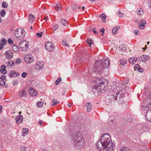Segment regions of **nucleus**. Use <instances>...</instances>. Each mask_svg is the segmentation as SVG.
<instances>
[{
	"instance_id": "obj_1",
	"label": "nucleus",
	"mask_w": 151,
	"mask_h": 151,
	"mask_svg": "<svg viewBox=\"0 0 151 151\" xmlns=\"http://www.w3.org/2000/svg\"><path fill=\"white\" fill-rule=\"evenodd\" d=\"M97 148L100 151H112L114 145L108 134H104L96 143Z\"/></svg>"
},
{
	"instance_id": "obj_2",
	"label": "nucleus",
	"mask_w": 151,
	"mask_h": 151,
	"mask_svg": "<svg viewBox=\"0 0 151 151\" xmlns=\"http://www.w3.org/2000/svg\"><path fill=\"white\" fill-rule=\"evenodd\" d=\"M70 135L71 142L74 147L79 150L84 149L85 141L81 132L76 129H74L70 132Z\"/></svg>"
},
{
	"instance_id": "obj_3",
	"label": "nucleus",
	"mask_w": 151,
	"mask_h": 151,
	"mask_svg": "<svg viewBox=\"0 0 151 151\" xmlns=\"http://www.w3.org/2000/svg\"><path fill=\"white\" fill-rule=\"evenodd\" d=\"M94 81L95 84L93 89V92L99 93L104 92L105 86L108 82L107 80L104 78H97L94 79Z\"/></svg>"
},
{
	"instance_id": "obj_4",
	"label": "nucleus",
	"mask_w": 151,
	"mask_h": 151,
	"mask_svg": "<svg viewBox=\"0 0 151 151\" xmlns=\"http://www.w3.org/2000/svg\"><path fill=\"white\" fill-rule=\"evenodd\" d=\"M110 64L109 60L108 59H104L101 63L99 61L95 62L94 67L93 69L95 70L94 72L98 73L99 75H101L104 69L107 68Z\"/></svg>"
},
{
	"instance_id": "obj_5",
	"label": "nucleus",
	"mask_w": 151,
	"mask_h": 151,
	"mask_svg": "<svg viewBox=\"0 0 151 151\" xmlns=\"http://www.w3.org/2000/svg\"><path fill=\"white\" fill-rule=\"evenodd\" d=\"M25 32L22 28H18L15 31L16 37L18 39L20 40L23 39L25 36Z\"/></svg>"
},
{
	"instance_id": "obj_6",
	"label": "nucleus",
	"mask_w": 151,
	"mask_h": 151,
	"mask_svg": "<svg viewBox=\"0 0 151 151\" xmlns=\"http://www.w3.org/2000/svg\"><path fill=\"white\" fill-rule=\"evenodd\" d=\"M144 105H143L142 104L141 106H142L144 108L145 107L147 108L151 107V94L149 95L148 97L144 100Z\"/></svg>"
},
{
	"instance_id": "obj_7",
	"label": "nucleus",
	"mask_w": 151,
	"mask_h": 151,
	"mask_svg": "<svg viewBox=\"0 0 151 151\" xmlns=\"http://www.w3.org/2000/svg\"><path fill=\"white\" fill-rule=\"evenodd\" d=\"M28 43L25 40L21 41L19 43L20 47L23 51L26 50L29 47Z\"/></svg>"
},
{
	"instance_id": "obj_8",
	"label": "nucleus",
	"mask_w": 151,
	"mask_h": 151,
	"mask_svg": "<svg viewBox=\"0 0 151 151\" xmlns=\"http://www.w3.org/2000/svg\"><path fill=\"white\" fill-rule=\"evenodd\" d=\"M45 48L49 51H52L54 49V46L53 43L50 42H47L45 43Z\"/></svg>"
},
{
	"instance_id": "obj_9",
	"label": "nucleus",
	"mask_w": 151,
	"mask_h": 151,
	"mask_svg": "<svg viewBox=\"0 0 151 151\" xmlns=\"http://www.w3.org/2000/svg\"><path fill=\"white\" fill-rule=\"evenodd\" d=\"M24 60L27 63H30L34 60L33 57L31 55L27 54L24 57Z\"/></svg>"
},
{
	"instance_id": "obj_10",
	"label": "nucleus",
	"mask_w": 151,
	"mask_h": 151,
	"mask_svg": "<svg viewBox=\"0 0 151 151\" xmlns=\"http://www.w3.org/2000/svg\"><path fill=\"white\" fill-rule=\"evenodd\" d=\"M43 68L44 64L43 62L42 61L38 62L35 67V68L38 70L42 69Z\"/></svg>"
},
{
	"instance_id": "obj_11",
	"label": "nucleus",
	"mask_w": 151,
	"mask_h": 151,
	"mask_svg": "<svg viewBox=\"0 0 151 151\" xmlns=\"http://www.w3.org/2000/svg\"><path fill=\"white\" fill-rule=\"evenodd\" d=\"M6 57V59H10L13 57V53L10 50H9L5 52Z\"/></svg>"
},
{
	"instance_id": "obj_12",
	"label": "nucleus",
	"mask_w": 151,
	"mask_h": 151,
	"mask_svg": "<svg viewBox=\"0 0 151 151\" xmlns=\"http://www.w3.org/2000/svg\"><path fill=\"white\" fill-rule=\"evenodd\" d=\"M17 124H20L22 121L23 117L21 115H19L16 117L15 119Z\"/></svg>"
},
{
	"instance_id": "obj_13",
	"label": "nucleus",
	"mask_w": 151,
	"mask_h": 151,
	"mask_svg": "<svg viewBox=\"0 0 151 151\" xmlns=\"http://www.w3.org/2000/svg\"><path fill=\"white\" fill-rule=\"evenodd\" d=\"M28 91L31 96H35L37 94V92L32 88H29L28 90Z\"/></svg>"
},
{
	"instance_id": "obj_14",
	"label": "nucleus",
	"mask_w": 151,
	"mask_h": 151,
	"mask_svg": "<svg viewBox=\"0 0 151 151\" xmlns=\"http://www.w3.org/2000/svg\"><path fill=\"white\" fill-rule=\"evenodd\" d=\"M150 57L148 55H142L139 57V58L142 62H144L147 60Z\"/></svg>"
},
{
	"instance_id": "obj_15",
	"label": "nucleus",
	"mask_w": 151,
	"mask_h": 151,
	"mask_svg": "<svg viewBox=\"0 0 151 151\" xmlns=\"http://www.w3.org/2000/svg\"><path fill=\"white\" fill-rule=\"evenodd\" d=\"M19 74L17 72H16L15 71L12 70L10 72V74L9 75V76L10 78L12 77H16L19 76Z\"/></svg>"
},
{
	"instance_id": "obj_16",
	"label": "nucleus",
	"mask_w": 151,
	"mask_h": 151,
	"mask_svg": "<svg viewBox=\"0 0 151 151\" xmlns=\"http://www.w3.org/2000/svg\"><path fill=\"white\" fill-rule=\"evenodd\" d=\"M145 116L147 120L151 122V110L147 111L146 113Z\"/></svg>"
},
{
	"instance_id": "obj_17",
	"label": "nucleus",
	"mask_w": 151,
	"mask_h": 151,
	"mask_svg": "<svg viewBox=\"0 0 151 151\" xmlns=\"http://www.w3.org/2000/svg\"><path fill=\"white\" fill-rule=\"evenodd\" d=\"M137 60V58L136 57H133L129 58V61L131 64H134L136 63Z\"/></svg>"
},
{
	"instance_id": "obj_18",
	"label": "nucleus",
	"mask_w": 151,
	"mask_h": 151,
	"mask_svg": "<svg viewBox=\"0 0 151 151\" xmlns=\"http://www.w3.org/2000/svg\"><path fill=\"white\" fill-rule=\"evenodd\" d=\"M26 95L27 93L24 89H23L19 92V96L21 97L26 96Z\"/></svg>"
},
{
	"instance_id": "obj_19",
	"label": "nucleus",
	"mask_w": 151,
	"mask_h": 151,
	"mask_svg": "<svg viewBox=\"0 0 151 151\" xmlns=\"http://www.w3.org/2000/svg\"><path fill=\"white\" fill-rule=\"evenodd\" d=\"M6 66L5 65H3L0 68L1 72L3 74H5L6 73L7 71L6 70Z\"/></svg>"
},
{
	"instance_id": "obj_20",
	"label": "nucleus",
	"mask_w": 151,
	"mask_h": 151,
	"mask_svg": "<svg viewBox=\"0 0 151 151\" xmlns=\"http://www.w3.org/2000/svg\"><path fill=\"white\" fill-rule=\"evenodd\" d=\"M85 106L87 107V111L88 112H89L91 111V107L92 106V104L88 102L86 103Z\"/></svg>"
},
{
	"instance_id": "obj_21",
	"label": "nucleus",
	"mask_w": 151,
	"mask_h": 151,
	"mask_svg": "<svg viewBox=\"0 0 151 151\" xmlns=\"http://www.w3.org/2000/svg\"><path fill=\"white\" fill-rule=\"evenodd\" d=\"M6 64L7 66L10 67L13 66L14 65V62L12 61H8L6 63Z\"/></svg>"
},
{
	"instance_id": "obj_22",
	"label": "nucleus",
	"mask_w": 151,
	"mask_h": 151,
	"mask_svg": "<svg viewBox=\"0 0 151 151\" xmlns=\"http://www.w3.org/2000/svg\"><path fill=\"white\" fill-rule=\"evenodd\" d=\"M55 9L58 12L60 11L61 10V7L60 6V4L59 3L57 4L55 6Z\"/></svg>"
},
{
	"instance_id": "obj_23",
	"label": "nucleus",
	"mask_w": 151,
	"mask_h": 151,
	"mask_svg": "<svg viewBox=\"0 0 151 151\" xmlns=\"http://www.w3.org/2000/svg\"><path fill=\"white\" fill-rule=\"evenodd\" d=\"M44 102L42 101H40L38 102L37 103V106L38 107H42Z\"/></svg>"
},
{
	"instance_id": "obj_24",
	"label": "nucleus",
	"mask_w": 151,
	"mask_h": 151,
	"mask_svg": "<svg viewBox=\"0 0 151 151\" xmlns=\"http://www.w3.org/2000/svg\"><path fill=\"white\" fill-rule=\"evenodd\" d=\"M119 28V27H116L114 28L112 30V33L114 35H116L118 31V29Z\"/></svg>"
},
{
	"instance_id": "obj_25",
	"label": "nucleus",
	"mask_w": 151,
	"mask_h": 151,
	"mask_svg": "<svg viewBox=\"0 0 151 151\" xmlns=\"http://www.w3.org/2000/svg\"><path fill=\"white\" fill-rule=\"evenodd\" d=\"M52 102H53V103L52 104L53 106H54L55 105H56L58 104L59 102V101H57L56 99H53L52 100Z\"/></svg>"
},
{
	"instance_id": "obj_26",
	"label": "nucleus",
	"mask_w": 151,
	"mask_h": 151,
	"mask_svg": "<svg viewBox=\"0 0 151 151\" xmlns=\"http://www.w3.org/2000/svg\"><path fill=\"white\" fill-rule=\"evenodd\" d=\"M61 23L62 24L65 26H66L68 24L67 22L66 21L65 19H62L61 20Z\"/></svg>"
},
{
	"instance_id": "obj_27",
	"label": "nucleus",
	"mask_w": 151,
	"mask_h": 151,
	"mask_svg": "<svg viewBox=\"0 0 151 151\" xmlns=\"http://www.w3.org/2000/svg\"><path fill=\"white\" fill-rule=\"evenodd\" d=\"M61 80H62V79H61V77H58L57 80H56L55 81V84L56 85H58L59 84V83L60 82V81H61Z\"/></svg>"
},
{
	"instance_id": "obj_28",
	"label": "nucleus",
	"mask_w": 151,
	"mask_h": 151,
	"mask_svg": "<svg viewBox=\"0 0 151 151\" xmlns=\"http://www.w3.org/2000/svg\"><path fill=\"white\" fill-rule=\"evenodd\" d=\"M6 14L5 11L4 9L2 10L0 12V15L2 17H4Z\"/></svg>"
},
{
	"instance_id": "obj_29",
	"label": "nucleus",
	"mask_w": 151,
	"mask_h": 151,
	"mask_svg": "<svg viewBox=\"0 0 151 151\" xmlns=\"http://www.w3.org/2000/svg\"><path fill=\"white\" fill-rule=\"evenodd\" d=\"M127 62L125 60L122 59L120 60V63L122 65H124L126 64Z\"/></svg>"
},
{
	"instance_id": "obj_30",
	"label": "nucleus",
	"mask_w": 151,
	"mask_h": 151,
	"mask_svg": "<svg viewBox=\"0 0 151 151\" xmlns=\"http://www.w3.org/2000/svg\"><path fill=\"white\" fill-rule=\"evenodd\" d=\"M13 50L15 52H17L19 50V48L16 45H14L12 47Z\"/></svg>"
},
{
	"instance_id": "obj_31",
	"label": "nucleus",
	"mask_w": 151,
	"mask_h": 151,
	"mask_svg": "<svg viewBox=\"0 0 151 151\" xmlns=\"http://www.w3.org/2000/svg\"><path fill=\"white\" fill-rule=\"evenodd\" d=\"M143 13V11L142 9L141 8H140V9L139 10L137 11V14L138 15H140L142 14Z\"/></svg>"
},
{
	"instance_id": "obj_32",
	"label": "nucleus",
	"mask_w": 151,
	"mask_h": 151,
	"mask_svg": "<svg viewBox=\"0 0 151 151\" xmlns=\"http://www.w3.org/2000/svg\"><path fill=\"white\" fill-rule=\"evenodd\" d=\"M62 43L63 45H65V46L67 47H69L70 45L68 44H67L66 41L65 40H63L62 41Z\"/></svg>"
},
{
	"instance_id": "obj_33",
	"label": "nucleus",
	"mask_w": 151,
	"mask_h": 151,
	"mask_svg": "<svg viewBox=\"0 0 151 151\" xmlns=\"http://www.w3.org/2000/svg\"><path fill=\"white\" fill-rule=\"evenodd\" d=\"M8 4L6 2H3L2 3V6L4 8H7L8 6Z\"/></svg>"
},
{
	"instance_id": "obj_34",
	"label": "nucleus",
	"mask_w": 151,
	"mask_h": 151,
	"mask_svg": "<svg viewBox=\"0 0 151 151\" xmlns=\"http://www.w3.org/2000/svg\"><path fill=\"white\" fill-rule=\"evenodd\" d=\"M133 32L135 35L139 36L140 35L139 31L137 30H135Z\"/></svg>"
},
{
	"instance_id": "obj_35",
	"label": "nucleus",
	"mask_w": 151,
	"mask_h": 151,
	"mask_svg": "<svg viewBox=\"0 0 151 151\" xmlns=\"http://www.w3.org/2000/svg\"><path fill=\"white\" fill-rule=\"evenodd\" d=\"M120 151H131V150L127 148L123 147L121 148Z\"/></svg>"
},
{
	"instance_id": "obj_36",
	"label": "nucleus",
	"mask_w": 151,
	"mask_h": 151,
	"mask_svg": "<svg viewBox=\"0 0 151 151\" xmlns=\"http://www.w3.org/2000/svg\"><path fill=\"white\" fill-rule=\"evenodd\" d=\"M34 18V16L32 14H30L29 16V20L30 21V22L31 23H32L33 22L32 20V21H31V19H32Z\"/></svg>"
},
{
	"instance_id": "obj_37",
	"label": "nucleus",
	"mask_w": 151,
	"mask_h": 151,
	"mask_svg": "<svg viewBox=\"0 0 151 151\" xmlns=\"http://www.w3.org/2000/svg\"><path fill=\"white\" fill-rule=\"evenodd\" d=\"M86 41L87 43L90 45H91L92 43V41L91 39H88Z\"/></svg>"
},
{
	"instance_id": "obj_38",
	"label": "nucleus",
	"mask_w": 151,
	"mask_h": 151,
	"mask_svg": "<svg viewBox=\"0 0 151 151\" xmlns=\"http://www.w3.org/2000/svg\"><path fill=\"white\" fill-rule=\"evenodd\" d=\"M118 15L120 17H123L124 16V14L123 13H121L120 11H118Z\"/></svg>"
},
{
	"instance_id": "obj_39",
	"label": "nucleus",
	"mask_w": 151,
	"mask_h": 151,
	"mask_svg": "<svg viewBox=\"0 0 151 151\" xmlns=\"http://www.w3.org/2000/svg\"><path fill=\"white\" fill-rule=\"evenodd\" d=\"M145 25L144 24H139V27L140 29H143L145 28Z\"/></svg>"
},
{
	"instance_id": "obj_40",
	"label": "nucleus",
	"mask_w": 151,
	"mask_h": 151,
	"mask_svg": "<svg viewBox=\"0 0 151 151\" xmlns=\"http://www.w3.org/2000/svg\"><path fill=\"white\" fill-rule=\"evenodd\" d=\"M6 40L4 38L1 39V43H2L3 45H4V44L6 43Z\"/></svg>"
},
{
	"instance_id": "obj_41",
	"label": "nucleus",
	"mask_w": 151,
	"mask_h": 151,
	"mask_svg": "<svg viewBox=\"0 0 151 151\" xmlns=\"http://www.w3.org/2000/svg\"><path fill=\"white\" fill-rule=\"evenodd\" d=\"M77 8V5L74 4L72 6V8L75 11L76 10V9Z\"/></svg>"
},
{
	"instance_id": "obj_42",
	"label": "nucleus",
	"mask_w": 151,
	"mask_h": 151,
	"mask_svg": "<svg viewBox=\"0 0 151 151\" xmlns=\"http://www.w3.org/2000/svg\"><path fill=\"white\" fill-rule=\"evenodd\" d=\"M0 79L1 81H4L6 79V76L4 75H2L0 77Z\"/></svg>"
},
{
	"instance_id": "obj_43",
	"label": "nucleus",
	"mask_w": 151,
	"mask_h": 151,
	"mask_svg": "<svg viewBox=\"0 0 151 151\" xmlns=\"http://www.w3.org/2000/svg\"><path fill=\"white\" fill-rule=\"evenodd\" d=\"M146 21L145 20H142L140 22H139V24H146Z\"/></svg>"
},
{
	"instance_id": "obj_44",
	"label": "nucleus",
	"mask_w": 151,
	"mask_h": 151,
	"mask_svg": "<svg viewBox=\"0 0 151 151\" xmlns=\"http://www.w3.org/2000/svg\"><path fill=\"white\" fill-rule=\"evenodd\" d=\"M5 84V82L4 81H0V85L4 86Z\"/></svg>"
},
{
	"instance_id": "obj_45",
	"label": "nucleus",
	"mask_w": 151,
	"mask_h": 151,
	"mask_svg": "<svg viewBox=\"0 0 151 151\" xmlns=\"http://www.w3.org/2000/svg\"><path fill=\"white\" fill-rule=\"evenodd\" d=\"M25 132H23V133L25 134L24 135V134H23L22 135L23 136H24L25 135H26V134H27L28 133V132L29 131L28 129H25Z\"/></svg>"
},
{
	"instance_id": "obj_46",
	"label": "nucleus",
	"mask_w": 151,
	"mask_h": 151,
	"mask_svg": "<svg viewBox=\"0 0 151 151\" xmlns=\"http://www.w3.org/2000/svg\"><path fill=\"white\" fill-rule=\"evenodd\" d=\"M42 32H40V33H37L36 34V35L37 37H41L42 36Z\"/></svg>"
},
{
	"instance_id": "obj_47",
	"label": "nucleus",
	"mask_w": 151,
	"mask_h": 151,
	"mask_svg": "<svg viewBox=\"0 0 151 151\" xmlns=\"http://www.w3.org/2000/svg\"><path fill=\"white\" fill-rule=\"evenodd\" d=\"M21 151H26V147L24 146H22L20 148Z\"/></svg>"
},
{
	"instance_id": "obj_48",
	"label": "nucleus",
	"mask_w": 151,
	"mask_h": 151,
	"mask_svg": "<svg viewBox=\"0 0 151 151\" xmlns=\"http://www.w3.org/2000/svg\"><path fill=\"white\" fill-rule=\"evenodd\" d=\"M27 75V73L24 72L22 74V76L23 78L25 77Z\"/></svg>"
},
{
	"instance_id": "obj_49",
	"label": "nucleus",
	"mask_w": 151,
	"mask_h": 151,
	"mask_svg": "<svg viewBox=\"0 0 151 151\" xmlns=\"http://www.w3.org/2000/svg\"><path fill=\"white\" fill-rule=\"evenodd\" d=\"M8 42L9 44H12L13 43V41H12V39L11 38H9L8 39Z\"/></svg>"
},
{
	"instance_id": "obj_50",
	"label": "nucleus",
	"mask_w": 151,
	"mask_h": 151,
	"mask_svg": "<svg viewBox=\"0 0 151 151\" xmlns=\"http://www.w3.org/2000/svg\"><path fill=\"white\" fill-rule=\"evenodd\" d=\"M58 27V26L57 25H54L53 26V28L54 31H55Z\"/></svg>"
},
{
	"instance_id": "obj_51",
	"label": "nucleus",
	"mask_w": 151,
	"mask_h": 151,
	"mask_svg": "<svg viewBox=\"0 0 151 151\" xmlns=\"http://www.w3.org/2000/svg\"><path fill=\"white\" fill-rule=\"evenodd\" d=\"M21 60L20 59H19V58L17 59L16 60V63H20V62H21Z\"/></svg>"
},
{
	"instance_id": "obj_52",
	"label": "nucleus",
	"mask_w": 151,
	"mask_h": 151,
	"mask_svg": "<svg viewBox=\"0 0 151 151\" xmlns=\"http://www.w3.org/2000/svg\"><path fill=\"white\" fill-rule=\"evenodd\" d=\"M100 17H102L103 18H106V16L105 14H103L100 16Z\"/></svg>"
},
{
	"instance_id": "obj_53",
	"label": "nucleus",
	"mask_w": 151,
	"mask_h": 151,
	"mask_svg": "<svg viewBox=\"0 0 151 151\" xmlns=\"http://www.w3.org/2000/svg\"><path fill=\"white\" fill-rule=\"evenodd\" d=\"M17 81L14 80L13 81V85H17Z\"/></svg>"
},
{
	"instance_id": "obj_54",
	"label": "nucleus",
	"mask_w": 151,
	"mask_h": 151,
	"mask_svg": "<svg viewBox=\"0 0 151 151\" xmlns=\"http://www.w3.org/2000/svg\"><path fill=\"white\" fill-rule=\"evenodd\" d=\"M148 4L149 7L151 8V0L148 1Z\"/></svg>"
},
{
	"instance_id": "obj_55",
	"label": "nucleus",
	"mask_w": 151,
	"mask_h": 151,
	"mask_svg": "<svg viewBox=\"0 0 151 151\" xmlns=\"http://www.w3.org/2000/svg\"><path fill=\"white\" fill-rule=\"evenodd\" d=\"M134 68L138 69L139 68V65L138 64H136L134 65Z\"/></svg>"
},
{
	"instance_id": "obj_56",
	"label": "nucleus",
	"mask_w": 151,
	"mask_h": 151,
	"mask_svg": "<svg viewBox=\"0 0 151 151\" xmlns=\"http://www.w3.org/2000/svg\"><path fill=\"white\" fill-rule=\"evenodd\" d=\"M104 28H102V29H100V31L101 32H102L103 33H104Z\"/></svg>"
},
{
	"instance_id": "obj_57",
	"label": "nucleus",
	"mask_w": 151,
	"mask_h": 151,
	"mask_svg": "<svg viewBox=\"0 0 151 151\" xmlns=\"http://www.w3.org/2000/svg\"><path fill=\"white\" fill-rule=\"evenodd\" d=\"M3 47V45L2 43H0V50Z\"/></svg>"
},
{
	"instance_id": "obj_58",
	"label": "nucleus",
	"mask_w": 151,
	"mask_h": 151,
	"mask_svg": "<svg viewBox=\"0 0 151 151\" xmlns=\"http://www.w3.org/2000/svg\"><path fill=\"white\" fill-rule=\"evenodd\" d=\"M102 21L104 22H106V19H105V18H104V19H102Z\"/></svg>"
},
{
	"instance_id": "obj_59",
	"label": "nucleus",
	"mask_w": 151,
	"mask_h": 151,
	"mask_svg": "<svg viewBox=\"0 0 151 151\" xmlns=\"http://www.w3.org/2000/svg\"><path fill=\"white\" fill-rule=\"evenodd\" d=\"M71 104H70V103H69L68 104V105L69 107H71Z\"/></svg>"
},
{
	"instance_id": "obj_60",
	"label": "nucleus",
	"mask_w": 151,
	"mask_h": 151,
	"mask_svg": "<svg viewBox=\"0 0 151 151\" xmlns=\"http://www.w3.org/2000/svg\"><path fill=\"white\" fill-rule=\"evenodd\" d=\"M2 107L1 106H0V113H1V112L2 111Z\"/></svg>"
},
{
	"instance_id": "obj_61",
	"label": "nucleus",
	"mask_w": 151,
	"mask_h": 151,
	"mask_svg": "<svg viewBox=\"0 0 151 151\" xmlns=\"http://www.w3.org/2000/svg\"><path fill=\"white\" fill-rule=\"evenodd\" d=\"M83 127H84V125L83 124H82V125L80 127V128L82 129V128L83 129Z\"/></svg>"
},
{
	"instance_id": "obj_62",
	"label": "nucleus",
	"mask_w": 151,
	"mask_h": 151,
	"mask_svg": "<svg viewBox=\"0 0 151 151\" xmlns=\"http://www.w3.org/2000/svg\"><path fill=\"white\" fill-rule=\"evenodd\" d=\"M47 17H45L44 18V20L45 21H47Z\"/></svg>"
},
{
	"instance_id": "obj_63",
	"label": "nucleus",
	"mask_w": 151,
	"mask_h": 151,
	"mask_svg": "<svg viewBox=\"0 0 151 151\" xmlns=\"http://www.w3.org/2000/svg\"><path fill=\"white\" fill-rule=\"evenodd\" d=\"M93 32L94 33H95V34H96L97 33V31H96V30H94L93 31Z\"/></svg>"
},
{
	"instance_id": "obj_64",
	"label": "nucleus",
	"mask_w": 151,
	"mask_h": 151,
	"mask_svg": "<svg viewBox=\"0 0 151 151\" xmlns=\"http://www.w3.org/2000/svg\"><path fill=\"white\" fill-rule=\"evenodd\" d=\"M39 124H40V125H41L42 124V121H40L39 122Z\"/></svg>"
}]
</instances>
